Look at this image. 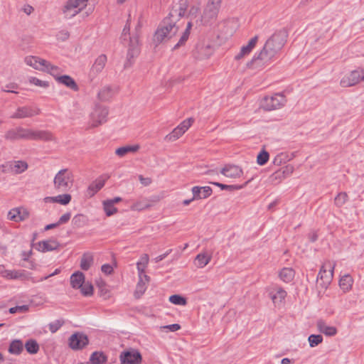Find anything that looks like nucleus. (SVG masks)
<instances>
[{"mask_svg": "<svg viewBox=\"0 0 364 364\" xmlns=\"http://www.w3.org/2000/svg\"><path fill=\"white\" fill-rule=\"evenodd\" d=\"M188 6L186 0H181L173 6L168 16L161 21L154 33L153 42L156 46L171 38L178 33L181 27L178 21L185 16Z\"/></svg>", "mask_w": 364, "mask_h": 364, "instance_id": "f257e3e1", "label": "nucleus"}, {"mask_svg": "<svg viewBox=\"0 0 364 364\" xmlns=\"http://www.w3.org/2000/svg\"><path fill=\"white\" fill-rule=\"evenodd\" d=\"M287 36L284 29L275 32L267 40L262 50L247 63V67L256 69L269 63L284 46Z\"/></svg>", "mask_w": 364, "mask_h": 364, "instance_id": "f03ea898", "label": "nucleus"}, {"mask_svg": "<svg viewBox=\"0 0 364 364\" xmlns=\"http://www.w3.org/2000/svg\"><path fill=\"white\" fill-rule=\"evenodd\" d=\"M54 187L60 192H65L71 188L73 183V175L68 168L60 170L55 176Z\"/></svg>", "mask_w": 364, "mask_h": 364, "instance_id": "7ed1b4c3", "label": "nucleus"}, {"mask_svg": "<svg viewBox=\"0 0 364 364\" xmlns=\"http://www.w3.org/2000/svg\"><path fill=\"white\" fill-rule=\"evenodd\" d=\"M222 0H208L203 14L196 20L200 21L201 24H208L215 21L218 16Z\"/></svg>", "mask_w": 364, "mask_h": 364, "instance_id": "20e7f679", "label": "nucleus"}, {"mask_svg": "<svg viewBox=\"0 0 364 364\" xmlns=\"http://www.w3.org/2000/svg\"><path fill=\"white\" fill-rule=\"evenodd\" d=\"M334 267L335 264L331 262H327L321 266L317 277V283L322 288L326 289L331 284Z\"/></svg>", "mask_w": 364, "mask_h": 364, "instance_id": "39448f33", "label": "nucleus"}, {"mask_svg": "<svg viewBox=\"0 0 364 364\" xmlns=\"http://www.w3.org/2000/svg\"><path fill=\"white\" fill-rule=\"evenodd\" d=\"M286 103L284 95L277 93L271 97H265L262 101V107L267 111L279 109Z\"/></svg>", "mask_w": 364, "mask_h": 364, "instance_id": "423d86ee", "label": "nucleus"}, {"mask_svg": "<svg viewBox=\"0 0 364 364\" xmlns=\"http://www.w3.org/2000/svg\"><path fill=\"white\" fill-rule=\"evenodd\" d=\"M108 109L101 105H96L90 114L91 127H97L107 122Z\"/></svg>", "mask_w": 364, "mask_h": 364, "instance_id": "0eeeda50", "label": "nucleus"}, {"mask_svg": "<svg viewBox=\"0 0 364 364\" xmlns=\"http://www.w3.org/2000/svg\"><path fill=\"white\" fill-rule=\"evenodd\" d=\"M121 364H140L142 360L141 354L135 348H129L119 355Z\"/></svg>", "mask_w": 364, "mask_h": 364, "instance_id": "6e6552de", "label": "nucleus"}, {"mask_svg": "<svg viewBox=\"0 0 364 364\" xmlns=\"http://www.w3.org/2000/svg\"><path fill=\"white\" fill-rule=\"evenodd\" d=\"M364 81V69L358 68L350 72L341 80V85L343 87H351Z\"/></svg>", "mask_w": 364, "mask_h": 364, "instance_id": "1a4fd4ad", "label": "nucleus"}, {"mask_svg": "<svg viewBox=\"0 0 364 364\" xmlns=\"http://www.w3.org/2000/svg\"><path fill=\"white\" fill-rule=\"evenodd\" d=\"M68 341L70 348L74 350H82L89 344L87 336L80 332L72 334Z\"/></svg>", "mask_w": 364, "mask_h": 364, "instance_id": "9d476101", "label": "nucleus"}, {"mask_svg": "<svg viewBox=\"0 0 364 364\" xmlns=\"http://www.w3.org/2000/svg\"><path fill=\"white\" fill-rule=\"evenodd\" d=\"M87 1V0H69L64 6L63 13L67 18H72L86 6Z\"/></svg>", "mask_w": 364, "mask_h": 364, "instance_id": "9b49d317", "label": "nucleus"}, {"mask_svg": "<svg viewBox=\"0 0 364 364\" xmlns=\"http://www.w3.org/2000/svg\"><path fill=\"white\" fill-rule=\"evenodd\" d=\"M139 53V40L137 36L130 38V43L127 54V60L124 63V68H128L132 65V59Z\"/></svg>", "mask_w": 364, "mask_h": 364, "instance_id": "f8f14e48", "label": "nucleus"}, {"mask_svg": "<svg viewBox=\"0 0 364 364\" xmlns=\"http://www.w3.org/2000/svg\"><path fill=\"white\" fill-rule=\"evenodd\" d=\"M193 122V118H188L181 122L177 127H176L170 134H167L165 137L166 140L173 141L178 139L183 135L186 130L191 127Z\"/></svg>", "mask_w": 364, "mask_h": 364, "instance_id": "ddd939ff", "label": "nucleus"}, {"mask_svg": "<svg viewBox=\"0 0 364 364\" xmlns=\"http://www.w3.org/2000/svg\"><path fill=\"white\" fill-rule=\"evenodd\" d=\"M213 52V49L210 44L198 43L196 45L193 50V55L195 58L202 60L209 58Z\"/></svg>", "mask_w": 364, "mask_h": 364, "instance_id": "4468645a", "label": "nucleus"}, {"mask_svg": "<svg viewBox=\"0 0 364 364\" xmlns=\"http://www.w3.org/2000/svg\"><path fill=\"white\" fill-rule=\"evenodd\" d=\"M107 62V56L104 54L99 55L90 68L89 79L92 82L104 69Z\"/></svg>", "mask_w": 364, "mask_h": 364, "instance_id": "2eb2a0df", "label": "nucleus"}, {"mask_svg": "<svg viewBox=\"0 0 364 364\" xmlns=\"http://www.w3.org/2000/svg\"><path fill=\"white\" fill-rule=\"evenodd\" d=\"M40 113V109L36 107L23 106L17 108L16 112H14L11 118L12 119H23L27 117H32L35 115H38Z\"/></svg>", "mask_w": 364, "mask_h": 364, "instance_id": "dca6fc26", "label": "nucleus"}, {"mask_svg": "<svg viewBox=\"0 0 364 364\" xmlns=\"http://www.w3.org/2000/svg\"><path fill=\"white\" fill-rule=\"evenodd\" d=\"M36 249L42 252H50L57 250L60 243L54 239L43 240L35 244Z\"/></svg>", "mask_w": 364, "mask_h": 364, "instance_id": "f3484780", "label": "nucleus"}, {"mask_svg": "<svg viewBox=\"0 0 364 364\" xmlns=\"http://www.w3.org/2000/svg\"><path fill=\"white\" fill-rule=\"evenodd\" d=\"M24 62L26 65L40 71H43L46 70L45 66L48 65V61L40 58L39 57L33 55L26 56L24 58Z\"/></svg>", "mask_w": 364, "mask_h": 364, "instance_id": "a211bd4d", "label": "nucleus"}, {"mask_svg": "<svg viewBox=\"0 0 364 364\" xmlns=\"http://www.w3.org/2000/svg\"><path fill=\"white\" fill-rule=\"evenodd\" d=\"M220 173L226 177L235 178L242 175V170L238 166L227 164L220 170Z\"/></svg>", "mask_w": 364, "mask_h": 364, "instance_id": "6ab92c4d", "label": "nucleus"}, {"mask_svg": "<svg viewBox=\"0 0 364 364\" xmlns=\"http://www.w3.org/2000/svg\"><path fill=\"white\" fill-rule=\"evenodd\" d=\"M257 41H258L257 36H255L252 38H251L250 40V41L248 42L247 45L243 46L241 48L240 53L235 55V59L240 60L241 58H244L245 55H249L251 53V51L252 50V49L255 48V46H256Z\"/></svg>", "mask_w": 364, "mask_h": 364, "instance_id": "aec40b11", "label": "nucleus"}, {"mask_svg": "<svg viewBox=\"0 0 364 364\" xmlns=\"http://www.w3.org/2000/svg\"><path fill=\"white\" fill-rule=\"evenodd\" d=\"M212 188L209 186H194L192 188L193 199L206 198L212 193Z\"/></svg>", "mask_w": 364, "mask_h": 364, "instance_id": "412c9836", "label": "nucleus"}, {"mask_svg": "<svg viewBox=\"0 0 364 364\" xmlns=\"http://www.w3.org/2000/svg\"><path fill=\"white\" fill-rule=\"evenodd\" d=\"M4 274V277L10 279L27 280L30 278V273L25 270H7Z\"/></svg>", "mask_w": 364, "mask_h": 364, "instance_id": "4be33fe9", "label": "nucleus"}, {"mask_svg": "<svg viewBox=\"0 0 364 364\" xmlns=\"http://www.w3.org/2000/svg\"><path fill=\"white\" fill-rule=\"evenodd\" d=\"M316 326L320 333H322L328 336H333L337 333V329L332 326H328L326 322L321 319L318 320L316 323Z\"/></svg>", "mask_w": 364, "mask_h": 364, "instance_id": "5701e85b", "label": "nucleus"}, {"mask_svg": "<svg viewBox=\"0 0 364 364\" xmlns=\"http://www.w3.org/2000/svg\"><path fill=\"white\" fill-rule=\"evenodd\" d=\"M33 140L56 142V138L53 134L48 130H35Z\"/></svg>", "mask_w": 364, "mask_h": 364, "instance_id": "b1692460", "label": "nucleus"}, {"mask_svg": "<svg viewBox=\"0 0 364 364\" xmlns=\"http://www.w3.org/2000/svg\"><path fill=\"white\" fill-rule=\"evenodd\" d=\"M108 178V176L103 179L101 177L93 181L87 188V195L90 197H92L97 191H99L105 183L106 179Z\"/></svg>", "mask_w": 364, "mask_h": 364, "instance_id": "393cba45", "label": "nucleus"}, {"mask_svg": "<svg viewBox=\"0 0 364 364\" xmlns=\"http://www.w3.org/2000/svg\"><path fill=\"white\" fill-rule=\"evenodd\" d=\"M85 282V275L81 272H76L70 277V284L74 289H80Z\"/></svg>", "mask_w": 364, "mask_h": 364, "instance_id": "a878e982", "label": "nucleus"}, {"mask_svg": "<svg viewBox=\"0 0 364 364\" xmlns=\"http://www.w3.org/2000/svg\"><path fill=\"white\" fill-rule=\"evenodd\" d=\"M71 198L72 197L70 194L65 193L63 195H58L54 197H46L45 198V200L46 202L58 203L65 205L70 202Z\"/></svg>", "mask_w": 364, "mask_h": 364, "instance_id": "bb28decb", "label": "nucleus"}, {"mask_svg": "<svg viewBox=\"0 0 364 364\" xmlns=\"http://www.w3.org/2000/svg\"><path fill=\"white\" fill-rule=\"evenodd\" d=\"M57 81L65 85L66 87L72 89L73 90L77 91L78 90V86L75 81L69 75H61L60 77H58Z\"/></svg>", "mask_w": 364, "mask_h": 364, "instance_id": "cd10ccee", "label": "nucleus"}, {"mask_svg": "<svg viewBox=\"0 0 364 364\" xmlns=\"http://www.w3.org/2000/svg\"><path fill=\"white\" fill-rule=\"evenodd\" d=\"M28 216V213L21 214L18 208L10 210L8 213V219L14 222L22 221Z\"/></svg>", "mask_w": 364, "mask_h": 364, "instance_id": "c85d7f7f", "label": "nucleus"}, {"mask_svg": "<svg viewBox=\"0 0 364 364\" xmlns=\"http://www.w3.org/2000/svg\"><path fill=\"white\" fill-rule=\"evenodd\" d=\"M107 361V356L102 351L92 353L90 358L91 364H105Z\"/></svg>", "mask_w": 364, "mask_h": 364, "instance_id": "c756f323", "label": "nucleus"}, {"mask_svg": "<svg viewBox=\"0 0 364 364\" xmlns=\"http://www.w3.org/2000/svg\"><path fill=\"white\" fill-rule=\"evenodd\" d=\"M211 259V256L205 252L198 254L195 259V264L198 268H203Z\"/></svg>", "mask_w": 364, "mask_h": 364, "instance_id": "7c9ffc66", "label": "nucleus"}, {"mask_svg": "<svg viewBox=\"0 0 364 364\" xmlns=\"http://www.w3.org/2000/svg\"><path fill=\"white\" fill-rule=\"evenodd\" d=\"M270 296L272 301L276 303H281L287 296V292L281 287H277L276 292H270Z\"/></svg>", "mask_w": 364, "mask_h": 364, "instance_id": "2f4dec72", "label": "nucleus"}, {"mask_svg": "<svg viewBox=\"0 0 364 364\" xmlns=\"http://www.w3.org/2000/svg\"><path fill=\"white\" fill-rule=\"evenodd\" d=\"M23 350V344L20 340H14L9 345V352L11 354L19 355Z\"/></svg>", "mask_w": 364, "mask_h": 364, "instance_id": "473e14b6", "label": "nucleus"}, {"mask_svg": "<svg viewBox=\"0 0 364 364\" xmlns=\"http://www.w3.org/2000/svg\"><path fill=\"white\" fill-rule=\"evenodd\" d=\"M20 129H21V127L9 129L5 134V139L10 141L21 139V132H20Z\"/></svg>", "mask_w": 364, "mask_h": 364, "instance_id": "72a5a7b5", "label": "nucleus"}, {"mask_svg": "<svg viewBox=\"0 0 364 364\" xmlns=\"http://www.w3.org/2000/svg\"><path fill=\"white\" fill-rule=\"evenodd\" d=\"M139 149V145L136 144L133 146H122L116 149L115 154L122 157L125 156L129 152H136Z\"/></svg>", "mask_w": 364, "mask_h": 364, "instance_id": "f704fd0d", "label": "nucleus"}, {"mask_svg": "<svg viewBox=\"0 0 364 364\" xmlns=\"http://www.w3.org/2000/svg\"><path fill=\"white\" fill-rule=\"evenodd\" d=\"M114 95V91L110 86H105L98 92V98L102 101L109 100Z\"/></svg>", "mask_w": 364, "mask_h": 364, "instance_id": "c9c22d12", "label": "nucleus"}, {"mask_svg": "<svg viewBox=\"0 0 364 364\" xmlns=\"http://www.w3.org/2000/svg\"><path fill=\"white\" fill-rule=\"evenodd\" d=\"M93 263V256L90 253H85L80 260V267L83 270H88Z\"/></svg>", "mask_w": 364, "mask_h": 364, "instance_id": "e433bc0d", "label": "nucleus"}, {"mask_svg": "<svg viewBox=\"0 0 364 364\" xmlns=\"http://www.w3.org/2000/svg\"><path fill=\"white\" fill-rule=\"evenodd\" d=\"M294 277V272L292 269L290 268H284L279 272L280 279L284 282H291Z\"/></svg>", "mask_w": 364, "mask_h": 364, "instance_id": "4c0bfd02", "label": "nucleus"}, {"mask_svg": "<svg viewBox=\"0 0 364 364\" xmlns=\"http://www.w3.org/2000/svg\"><path fill=\"white\" fill-rule=\"evenodd\" d=\"M352 284L353 279L349 274L344 275L339 281V285L344 291H347L350 289Z\"/></svg>", "mask_w": 364, "mask_h": 364, "instance_id": "58836bf2", "label": "nucleus"}, {"mask_svg": "<svg viewBox=\"0 0 364 364\" xmlns=\"http://www.w3.org/2000/svg\"><path fill=\"white\" fill-rule=\"evenodd\" d=\"M23 346H25L26 351L30 354H36L39 350V346L37 341L33 339L28 340Z\"/></svg>", "mask_w": 364, "mask_h": 364, "instance_id": "ea45409f", "label": "nucleus"}, {"mask_svg": "<svg viewBox=\"0 0 364 364\" xmlns=\"http://www.w3.org/2000/svg\"><path fill=\"white\" fill-rule=\"evenodd\" d=\"M247 183L248 182H246L243 185H226L218 182H210V183L220 187L222 190H227L229 191L242 189L247 185Z\"/></svg>", "mask_w": 364, "mask_h": 364, "instance_id": "a19ab883", "label": "nucleus"}, {"mask_svg": "<svg viewBox=\"0 0 364 364\" xmlns=\"http://www.w3.org/2000/svg\"><path fill=\"white\" fill-rule=\"evenodd\" d=\"M14 174H20L28 168V164L24 161H13Z\"/></svg>", "mask_w": 364, "mask_h": 364, "instance_id": "79ce46f5", "label": "nucleus"}, {"mask_svg": "<svg viewBox=\"0 0 364 364\" xmlns=\"http://www.w3.org/2000/svg\"><path fill=\"white\" fill-rule=\"evenodd\" d=\"M86 217L82 214H77L72 219V224L74 228H80L85 225Z\"/></svg>", "mask_w": 364, "mask_h": 364, "instance_id": "37998d69", "label": "nucleus"}, {"mask_svg": "<svg viewBox=\"0 0 364 364\" xmlns=\"http://www.w3.org/2000/svg\"><path fill=\"white\" fill-rule=\"evenodd\" d=\"M45 68L46 70H44L43 72L50 73L55 78L56 80L58 77H60L59 74L61 72V70L58 66L53 65L48 62V65H46Z\"/></svg>", "mask_w": 364, "mask_h": 364, "instance_id": "c03bdc74", "label": "nucleus"}, {"mask_svg": "<svg viewBox=\"0 0 364 364\" xmlns=\"http://www.w3.org/2000/svg\"><path fill=\"white\" fill-rule=\"evenodd\" d=\"M102 204L107 216H112L117 212V208L114 206V204H112V203L108 202L107 200H104Z\"/></svg>", "mask_w": 364, "mask_h": 364, "instance_id": "a18cd8bd", "label": "nucleus"}, {"mask_svg": "<svg viewBox=\"0 0 364 364\" xmlns=\"http://www.w3.org/2000/svg\"><path fill=\"white\" fill-rule=\"evenodd\" d=\"M146 289V287L145 282L143 280L142 277H139L134 293L136 297L139 298L145 292Z\"/></svg>", "mask_w": 364, "mask_h": 364, "instance_id": "49530a36", "label": "nucleus"}, {"mask_svg": "<svg viewBox=\"0 0 364 364\" xmlns=\"http://www.w3.org/2000/svg\"><path fill=\"white\" fill-rule=\"evenodd\" d=\"M269 158V153L264 150L262 149L257 155V163L259 166H263L267 164Z\"/></svg>", "mask_w": 364, "mask_h": 364, "instance_id": "de8ad7c7", "label": "nucleus"}, {"mask_svg": "<svg viewBox=\"0 0 364 364\" xmlns=\"http://www.w3.org/2000/svg\"><path fill=\"white\" fill-rule=\"evenodd\" d=\"M308 341L311 348H314L323 342V337L321 335L311 334L309 336Z\"/></svg>", "mask_w": 364, "mask_h": 364, "instance_id": "09e8293b", "label": "nucleus"}, {"mask_svg": "<svg viewBox=\"0 0 364 364\" xmlns=\"http://www.w3.org/2000/svg\"><path fill=\"white\" fill-rule=\"evenodd\" d=\"M169 301L173 304L182 306L186 305L187 303L186 298L178 294L171 295L169 297Z\"/></svg>", "mask_w": 364, "mask_h": 364, "instance_id": "8fccbe9b", "label": "nucleus"}, {"mask_svg": "<svg viewBox=\"0 0 364 364\" xmlns=\"http://www.w3.org/2000/svg\"><path fill=\"white\" fill-rule=\"evenodd\" d=\"M80 289L81 293L85 296H91L93 294V286L90 282H84Z\"/></svg>", "mask_w": 364, "mask_h": 364, "instance_id": "3c124183", "label": "nucleus"}, {"mask_svg": "<svg viewBox=\"0 0 364 364\" xmlns=\"http://www.w3.org/2000/svg\"><path fill=\"white\" fill-rule=\"evenodd\" d=\"M64 323L65 321L63 319L55 320L48 324L49 331L54 333L57 332Z\"/></svg>", "mask_w": 364, "mask_h": 364, "instance_id": "603ef678", "label": "nucleus"}, {"mask_svg": "<svg viewBox=\"0 0 364 364\" xmlns=\"http://www.w3.org/2000/svg\"><path fill=\"white\" fill-rule=\"evenodd\" d=\"M20 132H21V139L33 140L35 130L21 127Z\"/></svg>", "mask_w": 364, "mask_h": 364, "instance_id": "864d4df0", "label": "nucleus"}, {"mask_svg": "<svg viewBox=\"0 0 364 364\" xmlns=\"http://www.w3.org/2000/svg\"><path fill=\"white\" fill-rule=\"evenodd\" d=\"M347 200H348V195L346 194V193L341 192L336 196L334 200H335V204L338 207H341L342 205H343L346 203Z\"/></svg>", "mask_w": 364, "mask_h": 364, "instance_id": "5fc2aeb1", "label": "nucleus"}, {"mask_svg": "<svg viewBox=\"0 0 364 364\" xmlns=\"http://www.w3.org/2000/svg\"><path fill=\"white\" fill-rule=\"evenodd\" d=\"M14 163L13 161H6V163L0 165V171L3 173H14Z\"/></svg>", "mask_w": 364, "mask_h": 364, "instance_id": "6e6d98bb", "label": "nucleus"}, {"mask_svg": "<svg viewBox=\"0 0 364 364\" xmlns=\"http://www.w3.org/2000/svg\"><path fill=\"white\" fill-rule=\"evenodd\" d=\"M189 36L190 33H188V31H184L178 43L173 47V50H176L179 48L181 46L185 45L186 42L188 41L189 38Z\"/></svg>", "mask_w": 364, "mask_h": 364, "instance_id": "4d7b16f0", "label": "nucleus"}, {"mask_svg": "<svg viewBox=\"0 0 364 364\" xmlns=\"http://www.w3.org/2000/svg\"><path fill=\"white\" fill-rule=\"evenodd\" d=\"M129 31H130V24H129V20L128 19L127 21V23L125 24L120 39L122 41H127V38L130 39L129 36Z\"/></svg>", "mask_w": 364, "mask_h": 364, "instance_id": "13d9d810", "label": "nucleus"}, {"mask_svg": "<svg viewBox=\"0 0 364 364\" xmlns=\"http://www.w3.org/2000/svg\"><path fill=\"white\" fill-rule=\"evenodd\" d=\"M29 82L42 87H47L48 86V82L41 80L35 77H31L29 78Z\"/></svg>", "mask_w": 364, "mask_h": 364, "instance_id": "bf43d9fd", "label": "nucleus"}, {"mask_svg": "<svg viewBox=\"0 0 364 364\" xmlns=\"http://www.w3.org/2000/svg\"><path fill=\"white\" fill-rule=\"evenodd\" d=\"M150 207V204L148 203H144L139 201L132 205V209L134 210H142Z\"/></svg>", "mask_w": 364, "mask_h": 364, "instance_id": "052dcab7", "label": "nucleus"}, {"mask_svg": "<svg viewBox=\"0 0 364 364\" xmlns=\"http://www.w3.org/2000/svg\"><path fill=\"white\" fill-rule=\"evenodd\" d=\"M29 307L28 305L16 306L9 309V311L10 314H15L16 312L23 313L28 310Z\"/></svg>", "mask_w": 364, "mask_h": 364, "instance_id": "680f3d73", "label": "nucleus"}, {"mask_svg": "<svg viewBox=\"0 0 364 364\" xmlns=\"http://www.w3.org/2000/svg\"><path fill=\"white\" fill-rule=\"evenodd\" d=\"M199 13L200 8L197 6H193L191 7L187 17L189 18L191 21L193 18H197Z\"/></svg>", "mask_w": 364, "mask_h": 364, "instance_id": "e2e57ef3", "label": "nucleus"}, {"mask_svg": "<svg viewBox=\"0 0 364 364\" xmlns=\"http://www.w3.org/2000/svg\"><path fill=\"white\" fill-rule=\"evenodd\" d=\"M287 160V156L284 154H280L277 155L274 160L273 164L276 166H280L282 163H284Z\"/></svg>", "mask_w": 364, "mask_h": 364, "instance_id": "0e129e2a", "label": "nucleus"}, {"mask_svg": "<svg viewBox=\"0 0 364 364\" xmlns=\"http://www.w3.org/2000/svg\"><path fill=\"white\" fill-rule=\"evenodd\" d=\"M18 88V85L16 83H9L6 85L4 87H2V91L6 92H12V93H18L15 91V89Z\"/></svg>", "mask_w": 364, "mask_h": 364, "instance_id": "69168bd1", "label": "nucleus"}, {"mask_svg": "<svg viewBox=\"0 0 364 364\" xmlns=\"http://www.w3.org/2000/svg\"><path fill=\"white\" fill-rule=\"evenodd\" d=\"M71 218V213H66L63 214L57 222L58 226L62 224H65L69 221V220Z\"/></svg>", "mask_w": 364, "mask_h": 364, "instance_id": "338daca9", "label": "nucleus"}, {"mask_svg": "<svg viewBox=\"0 0 364 364\" xmlns=\"http://www.w3.org/2000/svg\"><path fill=\"white\" fill-rule=\"evenodd\" d=\"M286 178L284 176V175L283 174L282 171L281 169L275 171L273 174H272L271 176V178H272V181H277V180H279L281 181L282 179Z\"/></svg>", "mask_w": 364, "mask_h": 364, "instance_id": "774afa93", "label": "nucleus"}]
</instances>
